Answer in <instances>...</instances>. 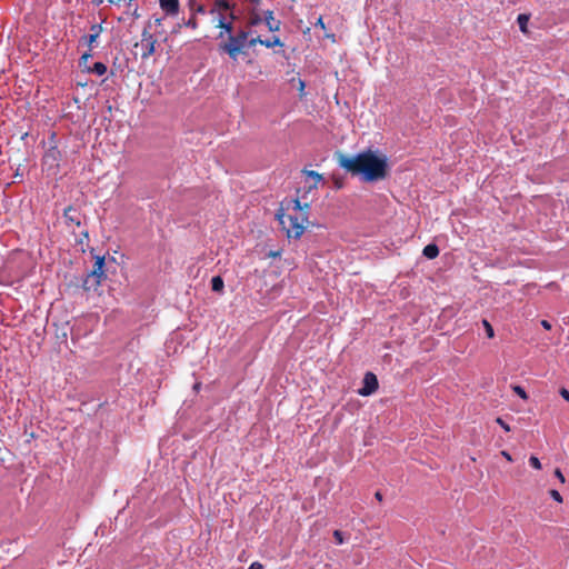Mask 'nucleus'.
Masks as SVG:
<instances>
[{"mask_svg":"<svg viewBox=\"0 0 569 569\" xmlns=\"http://www.w3.org/2000/svg\"><path fill=\"white\" fill-rule=\"evenodd\" d=\"M501 455H502V456H503L508 461H511V460H512V458H511V456L509 455V452H507V451H502V452H501Z\"/></svg>","mask_w":569,"mask_h":569,"instance_id":"obj_34","label":"nucleus"},{"mask_svg":"<svg viewBox=\"0 0 569 569\" xmlns=\"http://www.w3.org/2000/svg\"><path fill=\"white\" fill-rule=\"evenodd\" d=\"M541 326H542L546 330H550V329H551V323H550L548 320H541Z\"/></svg>","mask_w":569,"mask_h":569,"instance_id":"obj_33","label":"nucleus"},{"mask_svg":"<svg viewBox=\"0 0 569 569\" xmlns=\"http://www.w3.org/2000/svg\"><path fill=\"white\" fill-rule=\"evenodd\" d=\"M59 160H60V151L56 147L48 149L42 158L43 164L48 166L50 168L58 167Z\"/></svg>","mask_w":569,"mask_h":569,"instance_id":"obj_6","label":"nucleus"},{"mask_svg":"<svg viewBox=\"0 0 569 569\" xmlns=\"http://www.w3.org/2000/svg\"><path fill=\"white\" fill-rule=\"evenodd\" d=\"M264 22L270 31H278L280 28V21L273 17V12L268 10L264 12Z\"/></svg>","mask_w":569,"mask_h":569,"instance_id":"obj_11","label":"nucleus"},{"mask_svg":"<svg viewBox=\"0 0 569 569\" xmlns=\"http://www.w3.org/2000/svg\"><path fill=\"white\" fill-rule=\"evenodd\" d=\"M379 387L377 376L372 372H366L363 380H362V387L358 390V393L360 396L367 397L377 391Z\"/></svg>","mask_w":569,"mask_h":569,"instance_id":"obj_5","label":"nucleus"},{"mask_svg":"<svg viewBox=\"0 0 569 569\" xmlns=\"http://www.w3.org/2000/svg\"><path fill=\"white\" fill-rule=\"evenodd\" d=\"M262 42H263V39H261L260 37H256V38H251V39H249V38H248V40H247V47H248V48H252V47H254L257 43L262 44Z\"/></svg>","mask_w":569,"mask_h":569,"instance_id":"obj_23","label":"nucleus"},{"mask_svg":"<svg viewBox=\"0 0 569 569\" xmlns=\"http://www.w3.org/2000/svg\"><path fill=\"white\" fill-rule=\"evenodd\" d=\"M261 21H262V18L258 13H256L254 11H251L250 24L251 26H257Z\"/></svg>","mask_w":569,"mask_h":569,"instance_id":"obj_25","label":"nucleus"},{"mask_svg":"<svg viewBox=\"0 0 569 569\" xmlns=\"http://www.w3.org/2000/svg\"><path fill=\"white\" fill-rule=\"evenodd\" d=\"M91 3L94 6H100L101 3H103V0H91Z\"/></svg>","mask_w":569,"mask_h":569,"instance_id":"obj_37","label":"nucleus"},{"mask_svg":"<svg viewBox=\"0 0 569 569\" xmlns=\"http://www.w3.org/2000/svg\"><path fill=\"white\" fill-rule=\"evenodd\" d=\"M280 256V251H270L269 257L276 258Z\"/></svg>","mask_w":569,"mask_h":569,"instance_id":"obj_35","label":"nucleus"},{"mask_svg":"<svg viewBox=\"0 0 569 569\" xmlns=\"http://www.w3.org/2000/svg\"><path fill=\"white\" fill-rule=\"evenodd\" d=\"M157 40L150 33V31L144 28L141 33V47L143 48V52L141 54L142 59H148L150 56L154 53Z\"/></svg>","mask_w":569,"mask_h":569,"instance_id":"obj_4","label":"nucleus"},{"mask_svg":"<svg viewBox=\"0 0 569 569\" xmlns=\"http://www.w3.org/2000/svg\"><path fill=\"white\" fill-rule=\"evenodd\" d=\"M63 217H64L66 221L70 224L73 223L78 227L81 224L80 213L77 209H74L72 207H68L64 210Z\"/></svg>","mask_w":569,"mask_h":569,"instance_id":"obj_10","label":"nucleus"},{"mask_svg":"<svg viewBox=\"0 0 569 569\" xmlns=\"http://www.w3.org/2000/svg\"><path fill=\"white\" fill-rule=\"evenodd\" d=\"M338 164L351 176H359L365 182L379 181L387 177V157L371 149L363 150L355 156L339 153Z\"/></svg>","mask_w":569,"mask_h":569,"instance_id":"obj_1","label":"nucleus"},{"mask_svg":"<svg viewBox=\"0 0 569 569\" xmlns=\"http://www.w3.org/2000/svg\"><path fill=\"white\" fill-rule=\"evenodd\" d=\"M305 88V82L303 81H300V86H299V89L302 91Z\"/></svg>","mask_w":569,"mask_h":569,"instance_id":"obj_39","label":"nucleus"},{"mask_svg":"<svg viewBox=\"0 0 569 569\" xmlns=\"http://www.w3.org/2000/svg\"><path fill=\"white\" fill-rule=\"evenodd\" d=\"M262 46H264L267 48H272L274 46H282V42L279 37H273L271 40L270 39L263 40Z\"/></svg>","mask_w":569,"mask_h":569,"instance_id":"obj_17","label":"nucleus"},{"mask_svg":"<svg viewBox=\"0 0 569 569\" xmlns=\"http://www.w3.org/2000/svg\"><path fill=\"white\" fill-rule=\"evenodd\" d=\"M560 396H561L565 400L569 401V391H568L566 388H561V389H560Z\"/></svg>","mask_w":569,"mask_h":569,"instance_id":"obj_30","label":"nucleus"},{"mask_svg":"<svg viewBox=\"0 0 569 569\" xmlns=\"http://www.w3.org/2000/svg\"><path fill=\"white\" fill-rule=\"evenodd\" d=\"M122 0H108L110 4H119Z\"/></svg>","mask_w":569,"mask_h":569,"instance_id":"obj_38","label":"nucleus"},{"mask_svg":"<svg viewBox=\"0 0 569 569\" xmlns=\"http://www.w3.org/2000/svg\"><path fill=\"white\" fill-rule=\"evenodd\" d=\"M248 569H263V566L260 562L254 561L249 566Z\"/></svg>","mask_w":569,"mask_h":569,"instance_id":"obj_32","label":"nucleus"},{"mask_svg":"<svg viewBox=\"0 0 569 569\" xmlns=\"http://www.w3.org/2000/svg\"><path fill=\"white\" fill-rule=\"evenodd\" d=\"M249 32L240 30L237 34H230L228 42L220 44V49L228 53L232 60H237L241 50L247 47Z\"/></svg>","mask_w":569,"mask_h":569,"instance_id":"obj_3","label":"nucleus"},{"mask_svg":"<svg viewBox=\"0 0 569 569\" xmlns=\"http://www.w3.org/2000/svg\"><path fill=\"white\" fill-rule=\"evenodd\" d=\"M159 6L166 14L176 16L179 12V0H159Z\"/></svg>","mask_w":569,"mask_h":569,"instance_id":"obj_7","label":"nucleus"},{"mask_svg":"<svg viewBox=\"0 0 569 569\" xmlns=\"http://www.w3.org/2000/svg\"><path fill=\"white\" fill-rule=\"evenodd\" d=\"M482 326L486 330V335L489 339L493 338L495 337V331H493V328L492 326L490 325V322L486 319L482 320Z\"/></svg>","mask_w":569,"mask_h":569,"instance_id":"obj_19","label":"nucleus"},{"mask_svg":"<svg viewBox=\"0 0 569 569\" xmlns=\"http://www.w3.org/2000/svg\"><path fill=\"white\" fill-rule=\"evenodd\" d=\"M305 173H306L308 177H310V178H312V179L315 180V186H316L318 182L322 181V176H321V174H319L318 172L313 171V170L305 171Z\"/></svg>","mask_w":569,"mask_h":569,"instance_id":"obj_21","label":"nucleus"},{"mask_svg":"<svg viewBox=\"0 0 569 569\" xmlns=\"http://www.w3.org/2000/svg\"><path fill=\"white\" fill-rule=\"evenodd\" d=\"M91 33L89 36L83 37V40L89 46L90 50L94 47V43L97 42V39L99 38L100 33L102 32V26L99 23L92 24L90 27Z\"/></svg>","mask_w":569,"mask_h":569,"instance_id":"obj_9","label":"nucleus"},{"mask_svg":"<svg viewBox=\"0 0 569 569\" xmlns=\"http://www.w3.org/2000/svg\"><path fill=\"white\" fill-rule=\"evenodd\" d=\"M223 10V11H230V17L232 19H234V14H233V10H234V4L231 3L229 0H214V3H213V8L211 9V13L213 12H218L221 13L220 11Z\"/></svg>","mask_w":569,"mask_h":569,"instance_id":"obj_8","label":"nucleus"},{"mask_svg":"<svg viewBox=\"0 0 569 569\" xmlns=\"http://www.w3.org/2000/svg\"><path fill=\"white\" fill-rule=\"evenodd\" d=\"M92 57L91 54V50L89 49L88 52H84L81 57H80V60H79V64L80 67H83V69L86 70L87 67V62L88 60Z\"/></svg>","mask_w":569,"mask_h":569,"instance_id":"obj_20","label":"nucleus"},{"mask_svg":"<svg viewBox=\"0 0 569 569\" xmlns=\"http://www.w3.org/2000/svg\"><path fill=\"white\" fill-rule=\"evenodd\" d=\"M333 537L336 538V540L338 541V543H342V533L339 531V530H336L333 532Z\"/></svg>","mask_w":569,"mask_h":569,"instance_id":"obj_31","label":"nucleus"},{"mask_svg":"<svg viewBox=\"0 0 569 569\" xmlns=\"http://www.w3.org/2000/svg\"><path fill=\"white\" fill-rule=\"evenodd\" d=\"M309 206L306 203L301 206L299 200H293L292 210L283 213H277L280 226L286 231L288 238L299 239L306 229L308 221L307 211Z\"/></svg>","mask_w":569,"mask_h":569,"instance_id":"obj_2","label":"nucleus"},{"mask_svg":"<svg viewBox=\"0 0 569 569\" xmlns=\"http://www.w3.org/2000/svg\"><path fill=\"white\" fill-rule=\"evenodd\" d=\"M513 391L521 398V399H527L528 398V395L526 392V390L520 387V386H515L513 387Z\"/></svg>","mask_w":569,"mask_h":569,"instance_id":"obj_24","label":"nucleus"},{"mask_svg":"<svg viewBox=\"0 0 569 569\" xmlns=\"http://www.w3.org/2000/svg\"><path fill=\"white\" fill-rule=\"evenodd\" d=\"M250 4V10L254 11L256 8L260 4V0H246Z\"/></svg>","mask_w":569,"mask_h":569,"instance_id":"obj_28","label":"nucleus"},{"mask_svg":"<svg viewBox=\"0 0 569 569\" xmlns=\"http://www.w3.org/2000/svg\"><path fill=\"white\" fill-rule=\"evenodd\" d=\"M529 465L535 469H541V462L536 456L529 458Z\"/></svg>","mask_w":569,"mask_h":569,"instance_id":"obj_22","label":"nucleus"},{"mask_svg":"<svg viewBox=\"0 0 569 569\" xmlns=\"http://www.w3.org/2000/svg\"><path fill=\"white\" fill-rule=\"evenodd\" d=\"M549 495H550V497H551L553 500H556L557 502H562V497H561V495L559 493V491H558V490H556V489H551V490L549 491Z\"/></svg>","mask_w":569,"mask_h":569,"instance_id":"obj_26","label":"nucleus"},{"mask_svg":"<svg viewBox=\"0 0 569 569\" xmlns=\"http://www.w3.org/2000/svg\"><path fill=\"white\" fill-rule=\"evenodd\" d=\"M217 27L218 28H221L223 31L220 32L219 34V38H223V34L224 32L228 33V37L230 34H232V23L231 22H228L226 21L224 17L222 16V13H219L218 16V23H217Z\"/></svg>","mask_w":569,"mask_h":569,"instance_id":"obj_12","label":"nucleus"},{"mask_svg":"<svg viewBox=\"0 0 569 569\" xmlns=\"http://www.w3.org/2000/svg\"><path fill=\"white\" fill-rule=\"evenodd\" d=\"M555 476L559 479V481L561 483H563L566 480H565V476L562 475L561 470L560 469H556L555 470Z\"/></svg>","mask_w":569,"mask_h":569,"instance_id":"obj_29","label":"nucleus"},{"mask_svg":"<svg viewBox=\"0 0 569 569\" xmlns=\"http://www.w3.org/2000/svg\"><path fill=\"white\" fill-rule=\"evenodd\" d=\"M224 283L220 276H216L211 279V289L214 292H221L223 290Z\"/></svg>","mask_w":569,"mask_h":569,"instance_id":"obj_16","label":"nucleus"},{"mask_svg":"<svg viewBox=\"0 0 569 569\" xmlns=\"http://www.w3.org/2000/svg\"><path fill=\"white\" fill-rule=\"evenodd\" d=\"M422 254L428 259H435L439 256V248L435 243H429L423 248Z\"/></svg>","mask_w":569,"mask_h":569,"instance_id":"obj_14","label":"nucleus"},{"mask_svg":"<svg viewBox=\"0 0 569 569\" xmlns=\"http://www.w3.org/2000/svg\"><path fill=\"white\" fill-rule=\"evenodd\" d=\"M89 73L103 76L107 72V66L103 62H94L92 67L86 68Z\"/></svg>","mask_w":569,"mask_h":569,"instance_id":"obj_15","label":"nucleus"},{"mask_svg":"<svg viewBox=\"0 0 569 569\" xmlns=\"http://www.w3.org/2000/svg\"><path fill=\"white\" fill-rule=\"evenodd\" d=\"M137 12H138V9L136 8V9H134V12H133V14H134L136 17H138V13H137Z\"/></svg>","mask_w":569,"mask_h":569,"instance_id":"obj_41","label":"nucleus"},{"mask_svg":"<svg viewBox=\"0 0 569 569\" xmlns=\"http://www.w3.org/2000/svg\"><path fill=\"white\" fill-rule=\"evenodd\" d=\"M318 24H321V27L323 28V22H322V19H321V18H319V20H318Z\"/></svg>","mask_w":569,"mask_h":569,"instance_id":"obj_40","label":"nucleus"},{"mask_svg":"<svg viewBox=\"0 0 569 569\" xmlns=\"http://www.w3.org/2000/svg\"><path fill=\"white\" fill-rule=\"evenodd\" d=\"M103 266H104V257L98 256L96 258L93 270L91 272L92 276L98 278V282L100 281V278L104 277Z\"/></svg>","mask_w":569,"mask_h":569,"instance_id":"obj_13","label":"nucleus"},{"mask_svg":"<svg viewBox=\"0 0 569 569\" xmlns=\"http://www.w3.org/2000/svg\"><path fill=\"white\" fill-rule=\"evenodd\" d=\"M189 26L196 27V23H192L191 21L188 22Z\"/></svg>","mask_w":569,"mask_h":569,"instance_id":"obj_43","label":"nucleus"},{"mask_svg":"<svg viewBox=\"0 0 569 569\" xmlns=\"http://www.w3.org/2000/svg\"><path fill=\"white\" fill-rule=\"evenodd\" d=\"M496 422H497V423H498V425H499V426H500L505 431H507V432H509V431H510V426H509L507 422H505V421L502 420V418H499V417H498V418L496 419Z\"/></svg>","mask_w":569,"mask_h":569,"instance_id":"obj_27","label":"nucleus"},{"mask_svg":"<svg viewBox=\"0 0 569 569\" xmlns=\"http://www.w3.org/2000/svg\"><path fill=\"white\" fill-rule=\"evenodd\" d=\"M375 497H376V499H377L378 501H382V495H381V492H380V491H377V492L375 493Z\"/></svg>","mask_w":569,"mask_h":569,"instance_id":"obj_36","label":"nucleus"},{"mask_svg":"<svg viewBox=\"0 0 569 569\" xmlns=\"http://www.w3.org/2000/svg\"><path fill=\"white\" fill-rule=\"evenodd\" d=\"M528 20H529V18H528V16H526V14H519V16H518L517 21H518V23H519V28H520V30H521L522 32H526V31H527V23H528Z\"/></svg>","mask_w":569,"mask_h":569,"instance_id":"obj_18","label":"nucleus"},{"mask_svg":"<svg viewBox=\"0 0 569 569\" xmlns=\"http://www.w3.org/2000/svg\"><path fill=\"white\" fill-rule=\"evenodd\" d=\"M189 26L196 27V23H192L191 21L188 22Z\"/></svg>","mask_w":569,"mask_h":569,"instance_id":"obj_42","label":"nucleus"}]
</instances>
